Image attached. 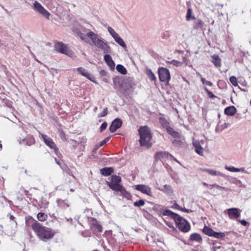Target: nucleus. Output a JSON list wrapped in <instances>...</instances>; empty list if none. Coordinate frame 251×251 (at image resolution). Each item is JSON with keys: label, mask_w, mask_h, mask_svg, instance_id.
<instances>
[{"label": "nucleus", "mask_w": 251, "mask_h": 251, "mask_svg": "<svg viewBox=\"0 0 251 251\" xmlns=\"http://www.w3.org/2000/svg\"><path fill=\"white\" fill-rule=\"evenodd\" d=\"M73 31L81 40L101 49L104 53L111 52V48L107 43L91 30L87 29L80 25H75Z\"/></svg>", "instance_id": "nucleus-1"}, {"label": "nucleus", "mask_w": 251, "mask_h": 251, "mask_svg": "<svg viewBox=\"0 0 251 251\" xmlns=\"http://www.w3.org/2000/svg\"><path fill=\"white\" fill-rule=\"evenodd\" d=\"M163 216H167L174 220L178 228L183 232H187L190 230V224L183 217L171 211L165 210L162 212Z\"/></svg>", "instance_id": "nucleus-2"}, {"label": "nucleus", "mask_w": 251, "mask_h": 251, "mask_svg": "<svg viewBox=\"0 0 251 251\" xmlns=\"http://www.w3.org/2000/svg\"><path fill=\"white\" fill-rule=\"evenodd\" d=\"M32 228L40 239L45 242L52 239L55 234V232L52 229L42 226L37 222H34L32 224Z\"/></svg>", "instance_id": "nucleus-3"}, {"label": "nucleus", "mask_w": 251, "mask_h": 251, "mask_svg": "<svg viewBox=\"0 0 251 251\" xmlns=\"http://www.w3.org/2000/svg\"><path fill=\"white\" fill-rule=\"evenodd\" d=\"M140 135V143L142 146H146L148 148L151 146V140L152 138L151 134L150 128L144 126L141 127L139 129Z\"/></svg>", "instance_id": "nucleus-4"}, {"label": "nucleus", "mask_w": 251, "mask_h": 251, "mask_svg": "<svg viewBox=\"0 0 251 251\" xmlns=\"http://www.w3.org/2000/svg\"><path fill=\"white\" fill-rule=\"evenodd\" d=\"M121 178L117 175H112L106 180V184L113 191L118 192V191L123 187L120 184Z\"/></svg>", "instance_id": "nucleus-5"}, {"label": "nucleus", "mask_w": 251, "mask_h": 251, "mask_svg": "<svg viewBox=\"0 0 251 251\" xmlns=\"http://www.w3.org/2000/svg\"><path fill=\"white\" fill-rule=\"evenodd\" d=\"M158 73L160 81L168 84L171 79L169 70L164 67H160L158 70Z\"/></svg>", "instance_id": "nucleus-6"}, {"label": "nucleus", "mask_w": 251, "mask_h": 251, "mask_svg": "<svg viewBox=\"0 0 251 251\" xmlns=\"http://www.w3.org/2000/svg\"><path fill=\"white\" fill-rule=\"evenodd\" d=\"M32 8L35 11L42 15L47 19H50V14L37 1L33 3Z\"/></svg>", "instance_id": "nucleus-7"}, {"label": "nucleus", "mask_w": 251, "mask_h": 251, "mask_svg": "<svg viewBox=\"0 0 251 251\" xmlns=\"http://www.w3.org/2000/svg\"><path fill=\"white\" fill-rule=\"evenodd\" d=\"M107 30L115 42L124 49H126V44L119 35L110 26L108 27Z\"/></svg>", "instance_id": "nucleus-8"}, {"label": "nucleus", "mask_w": 251, "mask_h": 251, "mask_svg": "<svg viewBox=\"0 0 251 251\" xmlns=\"http://www.w3.org/2000/svg\"><path fill=\"white\" fill-rule=\"evenodd\" d=\"M55 48L58 52L66 54L69 56H73L74 55L73 52L62 43L58 42L56 43Z\"/></svg>", "instance_id": "nucleus-9"}, {"label": "nucleus", "mask_w": 251, "mask_h": 251, "mask_svg": "<svg viewBox=\"0 0 251 251\" xmlns=\"http://www.w3.org/2000/svg\"><path fill=\"white\" fill-rule=\"evenodd\" d=\"M40 134L45 144L49 147L50 149H53L55 152L57 153L58 151V149L52 139L45 134L41 133Z\"/></svg>", "instance_id": "nucleus-10"}, {"label": "nucleus", "mask_w": 251, "mask_h": 251, "mask_svg": "<svg viewBox=\"0 0 251 251\" xmlns=\"http://www.w3.org/2000/svg\"><path fill=\"white\" fill-rule=\"evenodd\" d=\"M155 158L156 160H160L162 162L165 161L166 159L170 160L173 159L176 161L178 162L177 160L172 155L170 154L168 152L165 151L157 152L155 155Z\"/></svg>", "instance_id": "nucleus-11"}, {"label": "nucleus", "mask_w": 251, "mask_h": 251, "mask_svg": "<svg viewBox=\"0 0 251 251\" xmlns=\"http://www.w3.org/2000/svg\"><path fill=\"white\" fill-rule=\"evenodd\" d=\"M134 187L137 190L140 191L145 194H146L150 196H151L152 195L151 189L148 186L143 184H139L134 185Z\"/></svg>", "instance_id": "nucleus-12"}, {"label": "nucleus", "mask_w": 251, "mask_h": 251, "mask_svg": "<svg viewBox=\"0 0 251 251\" xmlns=\"http://www.w3.org/2000/svg\"><path fill=\"white\" fill-rule=\"evenodd\" d=\"M122 125V121L119 118H116L112 123L109 127V130L111 132H115Z\"/></svg>", "instance_id": "nucleus-13"}, {"label": "nucleus", "mask_w": 251, "mask_h": 251, "mask_svg": "<svg viewBox=\"0 0 251 251\" xmlns=\"http://www.w3.org/2000/svg\"><path fill=\"white\" fill-rule=\"evenodd\" d=\"M229 217L232 219L238 218L240 216L239 209L237 208H231L227 210Z\"/></svg>", "instance_id": "nucleus-14"}, {"label": "nucleus", "mask_w": 251, "mask_h": 251, "mask_svg": "<svg viewBox=\"0 0 251 251\" xmlns=\"http://www.w3.org/2000/svg\"><path fill=\"white\" fill-rule=\"evenodd\" d=\"M192 144L195 148V151L200 155H202L203 153V148L201 146L199 140L193 139Z\"/></svg>", "instance_id": "nucleus-15"}, {"label": "nucleus", "mask_w": 251, "mask_h": 251, "mask_svg": "<svg viewBox=\"0 0 251 251\" xmlns=\"http://www.w3.org/2000/svg\"><path fill=\"white\" fill-rule=\"evenodd\" d=\"M56 203L57 206L63 209H66L70 206V203L67 199L62 200L58 199L56 200Z\"/></svg>", "instance_id": "nucleus-16"}, {"label": "nucleus", "mask_w": 251, "mask_h": 251, "mask_svg": "<svg viewBox=\"0 0 251 251\" xmlns=\"http://www.w3.org/2000/svg\"><path fill=\"white\" fill-rule=\"evenodd\" d=\"M35 140L33 136L28 135L24 140L20 142L21 144H25L28 146H31L35 144Z\"/></svg>", "instance_id": "nucleus-17"}, {"label": "nucleus", "mask_w": 251, "mask_h": 251, "mask_svg": "<svg viewBox=\"0 0 251 251\" xmlns=\"http://www.w3.org/2000/svg\"><path fill=\"white\" fill-rule=\"evenodd\" d=\"M104 60L111 69H114L115 68V63L110 55L105 54L104 56Z\"/></svg>", "instance_id": "nucleus-18"}, {"label": "nucleus", "mask_w": 251, "mask_h": 251, "mask_svg": "<svg viewBox=\"0 0 251 251\" xmlns=\"http://www.w3.org/2000/svg\"><path fill=\"white\" fill-rule=\"evenodd\" d=\"M91 225L93 228H95L99 232H101L102 231V226L100 224L99 222L95 218L91 219Z\"/></svg>", "instance_id": "nucleus-19"}, {"label": "nucleus", "mask_w": 251, "mask_h": 251, "mask_svg": "<svg viewBox=\"0 0 251 251\" xmlns=\"http://www.w3.org/2000/svg\"><path fill=\"white\" fill-rule=\"evenodd\" d=\"M118 192H120V196L126 198L127 200H131V195L123 186L118 191Z\"/></svg>", "instance_id": "nucleus-20"}, {"label": "nucleus", "mask_w": 251, "mask_h": 251, "mask_svg": "<svg viewBox=\"0 0 251 251\" xmlns=\"http://www.w3.org/2000/svg\"><path fill=\"white\" fill-rule=\"evenodd\" d=\"M77 71L81 75L92 81L91 75L89 74L86 69L83 68L82 67H79L77 69Z\"/></svg>", "instance_id": "nucleus-21"}, {"label": "nucleus", "mask_w": 251, "mask_h": 251, "mask_svg": "<svg viewBox=\"0 0 251 251\" xmlns=\"http://www.w3.org/2000/svg\"><path fill=\"white\" fill-rule=\"evenodd\" d=\"M236 112V109L234 106L227 107L225 109V113L228 116H233Z\"/></svg>", "instance_id": "nucleus-22"}, {"label": "nucleus", "mask_w": 251, "mask_h": 251, "mask_svg": "<svg viewBox=\"0 0 251 251\" xmlns=\"http://www.w3.org/2000/svg\"><path fill=\"white\" fill-rule=\"evenodd\" d=\"M190 240L198 243H201L202 241L201 236L197 233L192 234L190 236Z\"/></svg>", "instance_id": "nucleus-23"}, {"label": "nucleus", "mask_w": 251, "mask_h": 251, "mask_svg": "<svg viewBox=\"0 0 251 251\" xmlns=\"http://www.w3.org/2000/svg\"><path fill=\"white\" fill-rule=\"evenodd\" d=\"M202 184L205 186H206L209 189H211L212 188H215L219 190V191H223V190L226 191L227 190L226 188L217 185V184L209 185V184L206 183L205 182H203Z\"/></svg>", "instance_id": "nucleus-24"}, {"label": "nucleus", "mask_w": 251, "mask_h": 251, "mask_svg": "<svg viewBox=\"0 0 251 251\" xmlns=\"http://www.w3.org/2000/svg\"><path fill=\"white\" fill-rule=\"evenodd\" d=\"M212 62L215 66L220 67L221 65V59L217 54H214L211 56Z\"/></svg>", "instance_id": "nucleus-25"}, {"label": "nucleus", "mask_w": 251, "mask_h": 251, "mask_svg": "<svg viewBox=\"0 0 251 251\" xmlns=\"http://www.w3.org/2000/svg\"><path fill=\"white\" fill-rule=\"evenodd\" d=\"M167 132L174 138H179L180 134L178 132L175 131L171 127L169 126L166 129Z\"/></svg>", "instance_id": "nucleus-26"}, {"label": "nucleus", "mask_w": 251, "mask_h": 251, "mask_svg": "<svg viewBox=\"0 0 251 251\" xmlns=\"http://www.w3.org/2000/svg\"><path fill=\"white\" fill-rule=\"evenodd\" d=\"M159 189L169 195L172 194L173 192L172 187L170 185L167 184L164 185L162 189Z\"/></svg>", "instance_id": "nucleus-27"}, {"label": "nucleus", "mask_w": 251, "mask_h": 251, "mask_svg": "<svg viewBox=\"0 0 251 251\" xmlns=\"http://www.w3.org/2000/svg\"><path fill=\"white\" fill-rule=\"evenodd\" d=\"M203 232L205 234L209 236L212 237L214 231L211 228L204 226L203 228Z\"/></svg>", "instance_id": "nucleus-28"}, {"label": "nucleus", "mask_w": 251, "mask_h": 251, "mask_svg": "<svg viewBox=\"0 0 251 251\" xmlns=\"http://www.w3.org/2000/svg\"><path fill=\"white\" fill-rule=\"evenodd\" d=\"M226 235V234L225 232H216L214 231L212 237L218 239L224 240Z\"/></svg>", "instance_id": "nucleus-29"}, {"label": "nucleus", "mask_w": 251, "mask_h": 251, "mask_svg": "<svg viewBox=\"0 0 251 251\" xmlns=\"http://www.w3.org/2000/svg\"><path fill=\"white\" fill-rule=\"evenodd\" d=\"M225 169L226 171L229 172H244L245 169L244 168H235L232 166H226L225 167Z\"/></svg>", "instance_id": "nucleus-30"}, {"label": "nucleus", "mask_w": 251, "mask_h": 251, "mask_svg": "<svg viewBox=\"0 0 251 251\" xmlns=\"http://www.w3.org/2000/svg\"><path fill=\"white\" fill-rule=\"evenodd\" d=\"M146 74L151 81H156V77L151 70L147 69Z\"/></svg>", "instance_id": "nucleus-31"}, {"label": "nucleus", "mask_w": 251, "mask_h": 251, "mask_svg": "<svg viewBox=\"0 0 251 251\" xmlns=\"http://www.w3.org/2000/svg\"><path fill=\"white\" fill-rule=\"evenodd\" d=\"M203 22L201 20L198 19L195 22L193 25V27L195 29H198L200 28H201L203 26Z\"/></svg>", "instance_id": "nucleus-32"}, {"label": "nucleus", "mask_w": 251, "mask_h": 251, "mask_svg": "<svg viewBox=\"0 0 251 251\" xmlns=\"http://www.w3.org/2000/svg\"><path fill=\"white\" fill-rule=\"evenodd\" d=\"M159 122H160V124H161V125L163 127L165 128L166 129H167L170 126L169 123L168 122V121L167 120H166L164 118H162V117L160 118Z\"/></svg>", "instance_id": "nucleus-33"}, {"label": "nucleus", "mask_w": 251, "mask_h": 251, "mask_svg": "<svg viewBox=\"0 0 251 251\" xmlns=\"http://www.w3.org/2000/svg\"><path fill=\"white\" fill-rule=\"evenodd\" d=\"M117 71L123 75H126L127 73V71L124 66L122 65H117L116 66Z\"/></svg>", "instance_id": "nucleus-34"}, {"label": "nucleus", "mask_w": 251, "mask_h": 251, "mask_svg": "<svg viewBox=\"0 0 251 251\" xmlns=\"http://www.w3.org/2000/svg\"><path fill=\"white\" fill-rule=\"evenodd\" d=\"M186 18L187 21H189L191 19L194 20L195 19V16L193 14V11L191 9L189 8L187 10Z\"/></svg>", "instance_id": "nucleus-35"}, {"label": "nucleus", "mask_w": 251, "mask_h": 251, "mask_svg": "<svg viewBox=\"0 0 251 251\" xmlns=\"http://www.w3.org/2000/svg\"><path fill=\"white\" fill-rule=\"evenodd\" d=\"M37 218L38 219L42 222L45 221L47 218V215L43 212H39L37 214Z\"/></svg>", "instance_id": "nucleus-36"}, {"label": "nucleus", "mask_w": 251, "mask_h": 251, "mask_svg": "<svg viewBox=\"0 0 251 251\" xmlns=\"http://www.w3.org/2000/svg\"><path fill=\"white\" fill-rule=\"evenodd\" d=\"M100 173H113L114 170L112 167H105L103 168L100 170Z\"/></svg>", "instance_id": "nucleus-37"}, {"label": "nucleus", "mask_w": 251, "mask_h": 251, "mask_svg": "<svg viewBox=\"0 0 251 251\" xmlns=\"http://www.w3.org/2000/svg\"><path fill=\"white\" fill-rule=\"evenodd\" d=\"M145 204V201L143 200H140L134 202L133 205L136 207H141Z\"/></svg>", "instance_id": "nucleus-38"}, {"label": "nucleus", "mask_w": 251, "mask_h": 251, "mask_svg": "<svg viewBox=\"0 0 251 251\" xmlns=\"http://www.w3.org/2000/svg\"><path fill=\"white\" fill-rule=\"evenodd\" d=\"M230 82L232 83L233 85L234 86H238V83L237 78L234 76H232L229 78Z\"/></svg>", "instance_id": "nucleus-39"}, {"label": "nucleus", "mask_w": 251, "mask_h": 251, "mask_svg": "<svg viewBox=\"0 0 251 251\" xmlns=\"http://www.w3.org/2000/svg\"><path fill=\"white\" fill-rule=\"evenodd\" d=\"M204 90H205V92H206L207 95L209 98H210L211 99H214L216 97V96L213 94V93L212 92L210 91L209 90H208L207 89V88H205Z\"/></svg>", "instance_id": "nucleus-40"}, {"label": "nucleus", "mask_w": 251, "mask_h": 251, "mask_svg": "<svg viewBox=\"0 0 251 251\" xmlns=\"http://www.w3.org/2000/svg\"><path fill=\"white\" fill-rule=\"evenodd\" d=\"M201 80L203 84H206L209 86H212L213 85L211 82L206 80L204 78L202 77H201Z\"/></svg>", "instance_id": "nucleus-41"}, {"label": "nucleus", "mask_w": 251, "mask_h": 251, "mask_svg": "<svg viewBox=\"0 0 251 251\" xmlns=\"http://www.w3.org/2000/svg\"><path fill=\"white\" fill-rule=\"evenodd\" d=\"M108 113L107 108L105 107L103 109V110L102 112H101L99 115L98 117H102L106 116Z\"/></svg>", "instance_id": "nucleus-42"}, {"label": "nucleus", "mask_w": 251, "mask_h": 251, "mask_svg": "<svg viewBox=\"0 0 251 251\" xmlns=\"http://www.w3.org/2000/svg\"><path fill=\"white\" fill-rule=\"evenodd\" d=\"M171 64H173L174 66H179L181 65V63L177 60H173L171 61Z\"/></svg>", "instance_id": "nucleus-43"}, {"label": "nucleus", "mask_w": 251, "mask_h": 251, "mask_svg": "<svg viewBox=\"0 0 251 251\" xmlns=\"http://www.w3.org/2000/svg\"><path fill=\"white\" fill-rule=\"evenodd\" d=\"M107 124L106 122H104L100 126V131L102 132L103 130L106 129Z\"/></svg>", "instance_id": "nucleus-44"}, {"label": "nucleus", "mask_w": 251, "mask_h": 251, "mask_svg": "<svg viewBox=\"0 0 251 251\" xmlns=\"http://www.w3.org/2000/svg\"><path fill=\"white\" fill-rule=\"evenodd\" d=\"M45 2L48 6L50 7V6H51V5H52L53 4V0H45Z\"/></svg>", "instance_id": "nucleus-45"}, {"label": "nucleus", "mask_w": 251, "mask_h": 251, "mask_svg": "<svg viewBox=\"0 0 251 251\" xmlns=\"http://www.w3.org/2000/svg\"><path fill=\"white\" fill-rule=\"evenodd\" d=\"M239 222L244 226H247L249 225V223L247 222L245 220H239Z\"/></svg>", "instance_id": "nucleus-46"}, {"label": "nucleus", "mask_w": 251, "mask_h": 251, "mask_svg": "<svg viewBox=\"0 0 251 251\" xmlns=\"http://www.w3.org/2000/svg\"><path fill=\"white\" fill-rule=\"evenodd\" d=\"M179 210L182 211L186 212V213H190V212H192V211L191 209H188L183 208H181L180 209H179Z\"/></svg>", "instance_id": "nucleus-47"}, {"label": "nucleus", "mask_w": 251, "mask_h": 251, "mask_svg": "<svg viewBox=\"0 0 251 251\" xmlns=\"http://www.w3.org/2000/svg\"><path fill=\"white\" fill-rule=\"evenodd\" d=\"M109 138L108 137L105 138L104 140H103L100 143V146H102L103 145H104L109 140Z\"/></svg>", "instance_id": "nucleus-48"}, {"label": "nucleus", "mask_w": 251, "mask_h": 251, "mask_svg": "<svg viewBox=\"0 0 251 251\" xmlns=\"http://www.w3.org/2000/svg\"><path fill=\"white\" fill-rule=\"evenodd\" d=\"M48 204V202L46 201H45V202H43L42 204V207L46 208Z\"/></svg>", "instance_id": "nucleus-49"}, {"label": "nucleus", "mask_w": 251, "mask_h": 251, "mask_svg": "<svg viewBox=\"0 0 251 251\" xmlns=\"http://www.w3.org/2000/svg\"><path fill=\"white\" fill-rule=\"evenodd\" d=\"M175 207H176L177 209H180L181 207L178 205L177 203H175Z\"/></svg>", "instance_id": "nucleus-50"}, {"label": "nucleus", "mask_w": 251, "mask_h": 251, "mask_svg": "<svg viewBox=\"0 0 251 251\" xmlns=\"http://www.w3.org/2000/svg\"><path fill=\"white\" fill-rule=\"evenodd\" d=\"M166 224L170 227H172V228H174V226L171 225V224H169L168 223H167V222H166Z\"/></svg>", "instance_id": "nucleus-51"}, {"label": "nucleus", "mask_w": 251, "mask_h": 251, "mask_svg": "<svg viewBox=\"0 0 251 251\" xmlns=\"http://www.w3.org/2000/svg\"><path fill=\"white\" fill-rule=\"evenodd\" d=\"M66 220L68 222H72L73 221V219L72 218H66Z\"/></svg>", "instance_id": "nucleus-52"}, {"label": "nucleus", "mask_w": 251, "mask_h": 251, "mask_svg": "<svg viewBox=\"0 0 251 251\" xmlns=\"http://www.w3.org/2000/svg\"><path fill=\"white\" fill-rule=\"evenodd\" d=\"M235 182L234 181V183H236L237 184H238V183H241L240 181H239V180H235Z\"/></svg>", "instance_id": "nucleus-53"}, {"label": "nucleus", "mask_w": 251, "mask_h": 251, "mask_svg": "<svg viewBox=\"0 0 251 251\" xmlns=\"http://www.w3.org/2000/svg\"><path fill=\"white\" fill-rule=\"evenodd\" d=\"M15 218L14 216H13V215H11L10 217V219L11 220H14Z\"/></svg>", "instance_id": "nucleus-54"}, {"label": "nucleus", "mask_w": 251, "mask_h": 251, "mask_svg": "<svg viewBox=\"0 0 251 251\" xmlns=\"http://www.w3.org/2000/svg\"><path fill=\"white\" fill-rule=\"evenodd\" d=\"M101 174L103 175L104 176H108L110 175L111 174L107 173V174Z\"/></svg>", "instance_id": "nucleus-55"}, {"label": "nucleus", "mask_w": 251, "mask_h": 251, "mask_svg": "<svg viewBox=\"0 0 251 251\" xmlns=\"http://www.w3.org/2000/svg\"><path fill=\"white\" fill-rule=\"evenodd\" d=\"M97 109H98L97 107H95L94 108V111L95 112H97Z\"/></svg>", "instance_id": "nucleus-56"}, {"label": "nucleus", "mask_w": 251, "mask_h": 251, "mask_svg": "<svg viewBox=\"0 0 251 251\" xmlns=\"http://www.w3.org/2000/svg\"><path fill=\"white\" fill-rule=\"evenodd\" d=\"M243 85L244 86H246L247 85V82L245 81H244V82H243Z\"/></svg>", "instance_id": "nucleus-57"}, {"label": "nucleus", "mask_w": 251, "mask_h": 251, "mask_svg": "<svg viewBox=\"0 0 251 251\" xmlns=\"http://www.w3.org/2000/svg\"><path fill=\"white\" fill-rule=\"evenodd\" d=\"M74 191H75V190H74L73 189H71L70 190V192H74Z\"/></svg>", "instance_id": "nucleus-58"}, {"label": "nucleus", "mask_w": 251, "mask_h": 251, "mask_svg": "<svg viewBox=\"0 0 251 251\" xmlns=\"http://www.w3.org/2000/svg\"><path fill=\"white\" fill-rule=\"evenodd\" d=\"M55 161H56V163H57L58 164L60 165V162H59V161H58L56 160V159H55Z\"/></svg>", "instance_id": "nucleus-59"}, {"label": "nucleus", "mask_w": 251, "mask_h": 251, "mask_svg": "<svg viewBox=\"0 0 251 251\" xmlns=\"http://www.w3.org/2000/svg\"><path fill=\"white\" fill-rule=\"evenodd\" d=\"M2 145L0 143V151L2 149Z\"/></svg>", "instance_id": "nucleus-60"}, {"label": "nucleus", "mask_w": 251, "mask_h": 251, "mask_svg": "<svg viewBox=\"0 0 251 251\" xmlns=\"http://www.w3.org/2000/svg\"><path fill=\"white\" fill-rule=\"evenodd\" d=\"M208 173H215V172H213V171H208Z\"/></svg>", "instance_id": "nucleus-61"}, {"label": "nucleus", "mask_w": 251, "mask_h": 251, "mask_svg": "<svg viewBox=\"0 0 251 251\" xmlns=\"http://www.w3.org/2000/svg\"><path fill=\"white\" fill-rule=\"evenodd\" d=\"M215 248H216V249H219L220 247H214Z\"/></svg>", "instance_id": "nucleus-62"}, {"label": "nucleus", "mask_w": 251, "mask_h": 251, "mask_svg": "<svg viewBox=\"0 0 251 251\" xmlns=\"http://www.w3.org/2000/svg\"><path fill=\"white\" fill-rule=\"evenodd\" d=\"M211 174L213 175H216L217 174L214 173V174Z\"/></svg>", "instance_id": "nucleus-63"}, {"label": "nucleus", "mask_w": 251, "mask_h": 251, "mask_svg": "<svg viewBox=\"0 0 251 251\" xmlns=\"http://www.w3.org/2000/svg\"><path fill=\"white\" fill-rule=\"evenodd\" d=\"M171 177H172L173 178H174V176H172H172H171Z\"/></svg>", "instance_id": "nucleus-64"}]
</instances>
